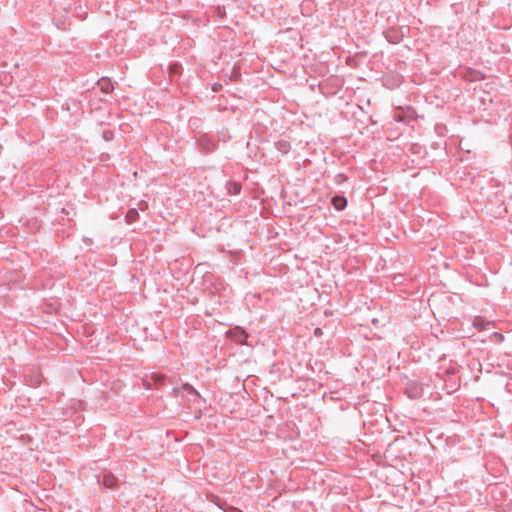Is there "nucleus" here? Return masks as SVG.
<instances>
[{"label": "nucleus", "mask_w": 512, "mask_h": 512, "mask_svg": "<svg viewBox=\"0 0 512 512\" xmlns=\"http://www.w3.org/2000/svg\"><path fill=\"white\" fill-rule=\"evenodd\" d=\"M332 204L335 209L343 210V209H345V207L347 205V200H346V198H344L342 196H335L332 198Z\"/></svg>", "instance_id": "obj_1"}, {"label": "nucleus", "mask_w": 512, "mask_h": 512, "mask_svg": "<svg viewBox=\"0 0 512 512\" xmlns=\"http://www.w3.org/2000/svg\"><path fill=\"white\" fill-rule=\"evenodd\" d=\"M98 85L100 86V89L104 92V93H110L113 91V85L111 83V81L109 79H101L99 82H98Z\"/></svg>", "instance_id": "obj_2"}, {"label": "nucleus", "mask_w": 512, "mask_h": 512, "mask_svg": "<svg viewBox=\"0 0 512 512\" xmlns=\"http://www.w3.org/2000/svg\"><path fill=\"white\" fill-rule=\"evenodd\" d=\"M139 217V213L135 208L130 209L126 214V221L128 223L135 222Z\"/></svg>", "instance_id": "obj_3"}, {"label": "nucleus", "mask_w": 512, "mask_h": 512, "mask_svg": "<svg viewBox=\"0 0 512 512\" xmlns=\"http://www.w3.org/2000/svg\"><path fill=\"white\" fill-rule=\"evenodd\" d=\"M116 482V479L114 476H105L104 479H103V484L106 486V487H113V485L115 484Z\"/></svg>", "instance_id": "obj_4"}, {"label": "nucleus", "mask_w": 512, "mask_h": 512, "mask_svg": "<svg viewBox=\"0 0 512 512\" xmlns=\"http://www.w3.org/2000/svg\"><path fill=\"white\" fill-rule=\"evenodd\" d=\"M474 326L479 329H484L483 321L481 319H475Z\"/></svg>", "instance_id": "obj_5"}, {"label": "nucleus", "mask_w": 512, "mask_h": 512, "mask_svg": "<svg viewBox=\"0 0 512 512\" xmlns=\"http://www.w3.org/2000/svg\"><path fill=\"white\" fill-rule=\"evenodd\" d=\"M183 388H184V389H186V390H189V391H190V392H192V393L198 394V393L195 391V389H194L192 386H190L189 384H185V385L183 386Z\"/></svg>", "instance_id": "obj_6"}, {"label": "nucleus", "mask_w": 512, "mask_h": 512, "mask_svg": "<svg viewBox=\"0 0 512 512\" xmlns=\"http://www.w3.org/2000/svg\"><path fill=\"white\" fill-rule=\"evenodd\" d=\"M226 512H242V511L239 510L238 508L231 507Z\"/></svg>", "instance_id": "obj_7"}, {"label": "nucleus", "mask_w": 512, "mask_h": 512, "mask_svg": "<svg viewBox=\"0 0 512 512\" xmlns=\"http://www.w3.org/2000/svg\"><path fill=\"white\" fill-rule=\"evenodd\" d=\"M139 206H140V209H141V210H145V209L147 208V206H148V205H147V203H146V202H141Z\"/></svg>", "instance_id": "obj_8"}, {"label": "nucleus", "mask_w": 512, "mask_h": 512, "mask_svg": "<svg viewBox=\"0 0 512 512\" xmlns=\"http://www.w3.org/2000/svg\"><path fill=\"white\" fill-rule=\"evenodd\" d=\"M321 333H322V332H321V330H320L319 328L315 330V334H316V335H321Z\"/></svg>", "instance_id": "obj_9"}]
</instances>
